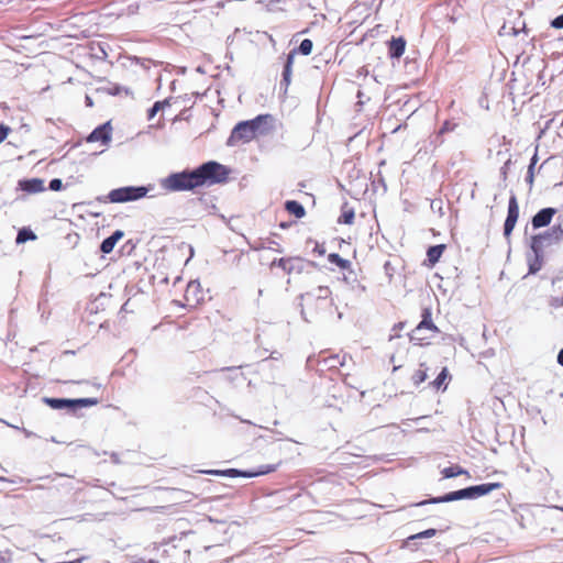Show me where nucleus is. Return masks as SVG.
<instances>
[{
  "label": "nucleus",
  "mask_w": 563,
  "mask_h": 563,
  "mask_svg": "<svg viewBox=\"0 0 563 563\" xmlns=\"http://www.w3.org/2000/svg\"><path fill=\"white\" fill-rule=\"evenodd\" d=\"M227 168L217 163L208 162L196 169L174 173L159 180L161 187L168 192L191 190L205 184L221 183L227 179Z\"/></svg>",
  "instance_id": "1"
},
{
  "label": "nucleus",
  "mask_w": 563,
  "mask_h": 563,
  "mask_svg": "<svg viewBox=\"0 0 563 563\" xmlns=\"http://www.w3.org/2000/svg\"><path fill=\"white\" fill-rule=\"evenodd\" d=\"M563 240V223L553 225L544 233L537 234L531 238V249L538 256L540 252L547 246L556 244Z\"/></svg>",
  "instance_id": "2"
},
{
  "label": "nucleus",
  "mask_w": 563,
  "mask_h": 563,
  "mask_svg": "<svg viewBox=\"0 0 563 563\" xmlns=\"http://www.w3.org/2000/svg\"><path fill=\"white\" fill-rule=\"evenodd\" d=\"M152 186H126L113 189L109 192L108 198L113 203H123L139 200L147 195Z\"/></svg>",
  "instance_id": "3"
},
{
  "label": "nucleus",
  "mask_w": 563,
  "mask_h": 563,
  "mask_svg": "<svg viewBox=\"0 0 563 563\" xmlns=\"http://www.w3.org/2000/svg\"><path fill=\"white\" fill-rule=\"evenodd\" d=\"M308 305H332L331 290L328 286H318L301 295Z\"/></svg>",
  "instance_id": "4"
},
{
  "label": "nucleus",
  "mask_w": 563,
  "mask_h": 563,
  "mask_svg": "<svg viewBox=\"0 0 563 563\" xmlns=\"http://www.w3.org/2000/svg\"><path fill=\"white\" fill-rule=\"evenodd\" d=\"M252 126L250 125L249 121H243L238 123L234 129L232 130V133L228 140L229 145H234L238 142H250L254 139Z\"/></svg>",
  "instance_id": "5"
},
{
  "label": "nucleus",
  "mask_w": 563,
  "mask_h": 563,
  "mask_svg": "<svg viewBox=\"0 0 563 563\" xmlns=\"http://www.w3.org/2000/svg\"><path fill=\"white\" fill-rule=\"evenodd\" d=\"M273 471H275L274 466H263L260 470H257L256 472H241L235 468H229V470H224V471L209 470V471H203V473L218 475V476H227V477H236V476L254 477V476L267 474Z\"/></svg>",
  "instance_id": "6"
},
{
  "label": "nucleus",
  "mask_w": 563,
  "mask_h": 563,
  "mask_svg": "<svg viewBox=\"0 0 563 563\" xmlns=\"http://www.w3.org/2000/svg\"><path fill=\"white\" fill-rule=\"evenodd\" d=\"M461 499H472L471 487L451 492L449 494H445L444 496L435 497L430 500L421 501L418 505L420 506V505H426V504L450 503V501H455V500H461Z\"/></svg>",
  "instance_id": "7"
},
{
  "label": "nucleus",
  "mask_w": 563,
  "mask_h": 563,
  "mask_svg": "<svg viewBox=\"0 0 563 563\" xmlns=\"http://www.w3.org/2000/svg\"><path fill=\"white\" fill-rule=\"evenodd\" d=\"M271 266L280 267L286 274L291 275L292 273H301L303 269V262L299 257H288L274 260Z\"/></svg>",
  "instance_id": "8"
},
{
  "label": "nucleus",
  "mask_w": 563,
  "mask_h": 563,
  "mask_svg": "<svg viewBox=\"0 0 563 563\" xmlns=\"http://www.w3.org/2000/svg\"><path fill=\"white\" fill-rule=\"evenodd\" d=\"M254 136L264 135L269 132L273 125V117L269 114L257 115L253 120H249Z\"/></svg>",
  "instance_id": "9"
},
{
  "label": "nucleus",
  "mask_w": 563,
  "mask_h": 563,
  "mask_svg": "<svg viewBox=\"0 0 563 563\" xmlns=\"http://www.w3.org/2000/svg\"><path fill=\"white\" fill-rule=\"evenodd\" d=\"M556 213L555 208H543L537 212L531 221L533 229H540L551 223L553 216Z\"/></svg>",
  "instance_id": "10"
},
{
  "label": "nucleus",
  "mask_w": 563,
  "mask_h": 563,
  "mask_svg": "<svg viewBox=\"0 0 563 563\" xmlns=\"http://www.w3.org/2000/svg\"><path fill=\"white\" fill-rule=\"evenodd\" d=\"M110 140L111 126L109 122L96 128L87 137L88 142H101L103 145L108 144Z\"/></svg>",
  "instance_id": "11"
},
{
  "label": "nucleus",
  "mask_w": 563,
  "mask_h": 563,
  "mask_svg": "<svg viewBox=\"0 0 563 563\" xmlns=\"http://www.w3.org/2000/svg\"><path fill=\"white\" fill-rule=\"evenodd\" d=\"M202 291L200 283L197 280H191L188 283L186 291H185V299L186 301L191 303H198L200 300H202Z\"/></svg>",
  "instance_id": "12"
},
{
  "label": "nucleus",
  "mask_w": 563,
  "mask_h": 563,
  "mask_svg": "<svg viewBox=\"0 0 563 563\" xmlns=\"http://www.w3.org/2000/svg\"><path fill=\"white\" fill-rule=\"evenodd\" d=\"M19 188L29 194L42 192L45 189L44 180L41 178L20 180Z\"/></svg>",
  "instance_id": "13"
},
{
  "label": "nucleus",
  "mask_w": 563,
  "mask_h": 563,
  "mask_svg": "<svg viewBox=\"0 0 563 563\" xmlns=\"http://www.w3.org/2000/svg\"><path fill=\"white\" fill-rule=\"evenodd\" d=\"M501 487L500 483H487L476 486H471L472 499L487 495Z\"/></svg>",
  "instance_id": "14"
},
{
  "label": "nucleus",
  "mask_w": 563,
  "mask_h": 563,
  "mask_svg": "<svg viewBox=\"0 0 563 563\" xmlns=\"http://www.w3.org/2000/svg\"><path fill=\"white\" fill-rule=\"evenodd\" d=\"M423 330H429L431 332H435L438 329L437 327L433 324L432 320L430 319V313L429 312H426L423 314V320L417 325V328L413 330V336L412 339H417V340H423L424 338L423 336H419V334L423 331Z\"/></svg>",
  "instance_id": "15"
},
{
  "label": "nucleus",
  "mask_w": 563,
  "mask_h": 563,
  "mask_svg": "<svg viewBox=\"0 0 563 563\" xmlns=\"http://www.w3.org/2000/svg\"><path fill=\"white\" fill-rule=\"evenodd\" d=\"M123 236V232L120 230L114 231L109 238L104 239L100 245V250L104 254H109L113 251L115 244Z\"/></svg>",
  "instance_id": "16"
},
{
  "label": "nucleus",
  "mask_w": 563,
  "mask_h": 563,
  "mask_svg": "<svg viewBox=\"0 0 563 563\" xmlns=\"http://www.w3.org/2000/svg\"><path fill=\"white\" fill-rule=\"evenodd\" d=\"M406 41L402 37L393 38L389 42V56L391 58H399L405 53Z\"/></svg>",
  "instance_id": "17"
},
{
  "label": "nucleus",
  "mask_w": 563,
  "mask_h": 563,
  "mask_svg": "<svg viewBox=\"0 0 563 563\" xmlns=\"http://www.w3.org/2000/svg\"><path fill=\"white\" fill-rule=\"evenodd\" d=\"M295 52H290L287 55L286 64L283 71V82L285 84L286 88L289 86L291 80V67L295 59Z\"/></svg>",
  "instance_id": "18"
},
{
  "label": "nucleus",
  "mask_w": 563,
  "mask_h": 563,
  "mask_svg": "<svg viewBox=\"0 0 563 563\" xmlns=\"http://www.w3.org/2000/svg\"><path fill=\"white\" fill-rule=\"evenodd\" d=\"M285 208L290 214H294L298 219L302 218L306 214V211H305V208L302 207V205L296 200L286 201Z\"/></svg>",
  "instance_id": "19"
},
{
  "label": "nucleus",
  "mask_w": 563,
  "mask_h": 563,
  "mask_svg": "<svg viewBox=\"0 0 563 563\" xmlns=\"http://www.w3.org/2000/svg\"><path fill=\"white\" fill-rule=\"evenodd\" d=\"M519 217V206L515 195H511L508 203V213L506 220L517 222Z\"/></svg>",
  "instance_id": "20"
},
{
  "label": "nucleus",
  "mask_w": 563,
  "mask_h": 563,
  "mask_svg": "<svg viewBox=\"0 0 563 563\" xmlns=\"http://www.w3.org/2000/svg\"><path fill=\"white\" fill-rule=\"evenodd\" d=\"M444 249H445V246L443 244L429 247V250L427 252V256H428V261L431 266H433L439 261Z\"/></svg>",
  "instance_id": "21"
},
{
  "label": "nucleus",
  "mask_w": 563,
  "mask_h": 563,
  "mask_svg": "<svg viewBox=\"0 0 563 563\" xmlns=\"http://www.w3.org/2000/svg\"><path fill=\"white\" fill-rule=\"evenodd\" d=\"M46 402L54 409L73 408L71 399L46 398Z\"/></svg>",
  "instance_id": "22"
},
{
  "label": "nucleus",
  "mask_w": 563,
  "mask_h": 563,
  "mask_svg": "<svg viewBox=\"0 0 563 563\" xmlns=\"http://www.w3.org/2000/svg\"><path fill=\"white\" fill-rule=\"evenodd\" d=\"M34 240H36L35 233L27 228H23L18 232L15 242L18 244H22V243H25L26 241H34Z\"/></svg>",
  "instance_id": "23"
},
{
  "label": "nucleus",
  "mask_w": 563,
  "mask_h": 563,
  "mask_svg": "<svg viewBox=\"0 0 563 563\" xmlns=\"http://www.w3.org/2000/svg\"><path fill=\"white\" fill-rule=\"evenodd\" d=\"M462 474H467V471L463 470L462 467H460L457 465L445 467L442 471V475L444 478H452V477H456Z\"/></svg>",
  "instance_id": "24"
},
{
  "label": "nucleus",
  "mask_w": 563,
  "mask_h": 563,
  "mask_svg": "<svg viewBox=\"0 0 563 563\" xmlns=\"http://www.w3.org/2000/svg\"><path fill=\"white\" fill-rule=\"evenodd\" d=\"M328 261L332 264H335L336 266H339L342 269H345L350 266V262L347 260L342 258L336 253L329 254Z\"/></svg>",
  "instance_id": "25"
},
{
  "label": "nucleus",
  "mask_w": 563,
  "mask_h": 563,
  "mask_svg": "<svg viewBox=\"0 0 563 563\" xmlns=\"http://www.w3.org/2000/svg\"><path fill=\"white\" fill-rule=\"evenodd\" d=\"M73 408L75 407H88L97 405V399L95 398H80V399H71Z\"/></svg>",
  "instance_id": "26"
},
{
  "label": "nucleus",
  "mask_w": 563,
  "mask_h": 563,
  "mask_svg": "<svg viewBox=\"0 0 563 563\" xmlns=\"http://www.w3.org/2000/svg\"><path fill=\"white\" fill-rule=\"evenodd\" d=\"M422 367V365L420 366ZM427 369H423V368H419L417 369L413 375H412V382L415 385H420L421 383H423L426 379H427Z\"/></svg>",
  "instance_id": "27"
},
{
  "label": "nucleus",
  "mask_w": 563,
  "mask_h": 563,
  "mask_svg": "<svg viewBox=\"0 0 563 563\" xmlns=\"http://www.w3.org/2000/svg\"><path fill=\"white\" fill-rule=\"evenodd\" d=\"M354 220V211L352 209L344 210L341 214L339 222L345 223V224H352Z\"/></svg>",
  "instance_id": "28"
},
{
  "label": "nucleus",
  "mask_w": 563,
  "mask_h": 563,
  "mask_svg": "<svg viewBox=\"0 0 563 563\" xmlns=\"http://www.w3.org/2000/svg\"><path fill=\"white\" fill-rule=\"evenodd\" d=\"M312 42L308 38H305L299 45V52L302 55H309L312 51Z\"/></svg>",
  "instance_id": "29"
},
{
  "label": "nucleus",
  "mask_w": 563,
  "mask_h": 563,
  "mask_svg": "<svg viewBox=\"0 0 563 563\" xmlns=\"http://www.w3.org/2000/svg\"><path fill=\"white\" fill-rule=\"evenodd\" d=\"M448 378V369L446 368H443L440 374L438 375V377L432 382V385L435 387V388H440L445 379Z\"/></svg>",
  "instance_id": "30"
},
{
  "label": "nucleus",
  "mask_w": 563,
  "mask_h": 563,
  "mask_svg": "<svg viewBox=\"0 0 563 563\" xmlns=\"http://www.w3.org/2000/svg\"><path fill=\"white\" fill-rule=\"evenodd\" d=\"M63 188V181L59 178H54L49 181V189L58 191Z\"/></svg>",
  "instance_id": "31"
},
{
  "label": "nucleus",
  "mask_w": 563,
  "mask_h": 563,
  "mask_svg": "<svg viewBox=\"0 0 563 563\" xmlns=\"http://www.w3.org/2000/svg\"><path fill=\"white\" fill-rule=\"evenodd\" d=\"M517 222L506 220L504 224V234L505 236H509L515 228Z\"/></svg>",
  "instance_id": "32"
},
{
  "label": "nucleus",
  "mask_w": 563,
  "mask_h": 563,
  "mask_svg": "<svg viewBox=\"0 0 563 563\" xmlns=\"http://www.w3.org/2000/svg\"><path fill=\"white\" fill-rule=\"evenodd\" d=\"M435 534V530L434 529H428V530H424L420 533H417L415 536L411 537V539H418V538H431Z\"/></svg>",
  "instance_id": "33"
},
{
  "label": "nucleus",
  "mask_w": 563,
  "mask_h": 563,
  "mask_svg": "<svg viewBox=\"0 0 563 563\" xmlns=\"http://www.w3.org/2000/svg\"><path fill=\"white\" fill-rule=\"evenodd\" d=\"M11 129L4 124H0V143H2L9 135Z\"/></svg>",
  "instance_id": "34"
},
{
  "label": "nucleus",
  "mask_w": 563,
  "mask_h": 563,
  "mask_svg": "<svg viewBox=\"0 0 563 563\" xmlns=\"http://www.w3.org/2000/svg\"><path fill=\"white\" fill-rule=\"evenodd\" d=\"M551 26L554 29H563V14L556 16L551 21Z\"/></svg>",
  "instance_id": "35"
},
{
  "label": "nucleus",
  "mask_w": 563,
  "mask_h": 563,
  "mask_svg": "<svg viewBox=\"0 0 563 563\" xmlns=\"http://www.w3.org/2000/svg\"><path fill=\"white\" fill-rule=\"evenodd\" d=\"M159 109L161 102H155L154 106L148 110V119H153Z\"/></svg>",
  "instance_id": "36"
},
{
  "label": "nucleus",
  "mask_w": 563,
  "mask_h": 563,
  "mask_svg": "<svg viewBox=\"0 0 563 563\" xmlns=\"http://www.w3.org/2000/svg\"><path fill=\"white\" fill-rule=\"evenodd\" d=\"M551 306L559 308L563 306V295L561 297H554L551 299Z\"/></svg>",
  "instance_id": "37"
},
{
  "label": "nucleus",
  "mask_w": 563,
  "mask_h": 563,
  "mask_svg": "<svg viewBox=\"0 0 563 563\" xmlns=\"http://www.w3.org/2000/svg\"><path fill=\"white\" fill-rule=\"evenodd\" d=\"M533 166H534V162H532L529 166V169H528V176H527V180L531 184L533 181Z\"/></svg>",
  "instance_id": "38"
},
{
  "label": "nucleus",
  "mask_w": 563,
  "mask_h": 563,
  "mask_svg": "<svg viewBox=\"0 0 563 563\" xmlns=\"http://www.w3.org/2000/svg\"><path fill=\"white\" fill-rule=\"evenodd\" d=\"M98 48L100 51V54L96 53L95 55L99 58H107L108 57V54L107 52L104 51V48L101 46V45H98Z\"/></svg>",
  "instance_id": "39"
},
{
  "label": "nucleus",
  "mask_w": 563,
  "mask_h": 563,
  "mask_svg": "<svg viewBox=\"0 0 563 563\" xmlns=\"http://www.w3.org/2000/svg\"><path fill=\"white\" fill-rule=\"evenodd\" d=\"M313 251L316 253H318L319 255H323L325 250H324V246L323 245H320V244H316Z\"/></svg>",
  "instance_id": "40"
},
{
  "label": "nucleus",
  "mask_w": 563,
  "mask_h": 563,
  "mask_svg": "<svg viewBox=\"0 0 563 563\" xmlns=\"http://www.w3.org/2000/svg\"><path fill=\"white\" fill-rule=\"evenodd\" d=\"M558 363L563 366V349L558 354Z\"/></svg>",
  "instance_id": "41"
},
{
  "label": "nucleus",
  "mask_w": 563,
  "mask_h": 563,
  "mask_svg": "<svg viewBox=\"0 0 563 563\" xmlns=\"http://www.w3.org/2000/svg\"><path fill=\"white\" fill-rule=\"evenodd\" d=\"M540 269V265L531 264L530 265V273H536Z\"/></svg>",
  "instance_id": "42"
},
{
  "label": "nucleus",
  "mask_w": 563,
  "mask_h": 563,
  "mask_svg": "<svg viewBox=\"0 0 563 563\" xmlns=\"http://www.w3.org/2000/svg\"><path fill=\"white\" fill-rule=\"evenodd\" d=\"M86 102L88 106H92V100L89 96L86 97Z\"/></svg>",
  "instance_id": "43"
},
{
  "label": "nucleus",
  "mask_w": 563,
  "mask_h": 563,
  "mask_svg": "<svg viewBox=\"0 0 563 563\" xmlns=\"http://www.w3.org/2000/svg\"><path fill=\"white\" fill-rule=\"evenodd\" d=\"M134 563H157V562H156V561H153V560H151V561H148V562H144V561L140 560V561H136V562H134Z\"/></svg>",
  "instance_id": "44"
}]
</instances>
